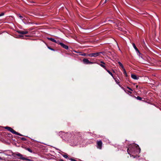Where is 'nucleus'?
I'll list each match as a JSON object with an SVG mask.
<instances>
[{
  "mask_svg": "<svg viewBox=\"0 0 161 161\" xmlns=\"http://www.w3.org/2000/svg\"><path fill=\"white\" fill-rule=\"evenodd\" d=\"M140 149L138 145L134 144L130 146L127 149L128 153L131 155L132 154L139 153L140 152Z\"/></svg>",
  "mask_w": 161,
  "mask_h": 161,
  "instance_id": "1",
  "label": "nucleus"
},
{
  "mask_svg": "<svg viewBox=\"0 0 161 161\" xmlns=\"http://www.w3.org/2000/svg\"><path fill=\"white\" fill-rule=\"evenodd\" d=\"M9 153H12V155L14 158H17L18 157H19V158L22 159L23 160H26L29 161H32L31 160L28 158L23 157V155L19 153H13L11 151H9Z\"/></svg>",
  "mask_w": 161,
  "mask_h": 161,
  "instance_id": "2",
  "label": "nucleus"
},
{
  "mask_svg": "<svg viewBox=\"0 0 161 161\" xmlns=\"http://www.w3.org/2000/svg\"><path fill=\"white\" fill-rule=\"evenodd\" d=\"M101 53H102V52L94 53L88 54V56L90 57H96L99 56Z\"/></svg>",
  "mask_w": 161,
  "mask_h": 161,
  "instance_id": "3",
  "label": "nucleus"
},
{
  "mask_svg": "<svg viewBox=\"0 0 161 161\" xmlns=\"http://www.w3.org/2000/svg\"><path fill=\"white\" fill-rule=\"evenodd\" d=\"M4 129H5L7 130L8 131H15L11 128L8 127V126H6V127L0 126V130H4Z\"/></svg>",
  "mask_w": 161,
  "mask_h": 161,
  "instance_id": "4",
  "label": "nucleus"
},
{
  "mask_svg": "<svg viewBox=\"0 0 161 161\" xmlns=\"http://www.w3.org/2000/svg\"><path fill=\"white\" fill-rule=\"evenodd\" d=\"M83 63L85 64H92L94 63L89 61L88 59L86 58H84L83 60Z\"/></svg>",
  "mask_w": 161,
  "mask_h": 161,
  "instance_id": "5",
  "label": "nucleus"
},
{
  "mask_svg": "<svg viewBox=\"0 0 161 161\" xmlns=\"http://www.w3.org/2000/svg\"><path fill=\"white\" fill-rule=\"evenodd\" d=\"M96 63L100 65L101 67L105 69H106V66L105 65L106 64L105 63L103 62V61H101L100 62H96Z\"/></svg>",
  "mask_w": 161,
  "mask_h": 161,
  "instance_id": "6",
  "label": "nucleus"
},
{
  "mask_svg": "<svg viewBox=\"0 0 161 161\" xmlns=\"http://www.w3.org/2000/svg\"><path fill=\"white\" fill-rule=\"evenodd\" d=\"M102 146V142L101 141H97V147L99 149H101Z\"/></svg>",
  "mask_w": 161,
  "mask_h": 161,
  "instance_id": "7",
  "label": "nucleus"
},
{
  "mask_svg": "<svg viewBox=\"0 0 161 161\" xmlns=\"http://www.w3.org/2000/svg\"><path fill=\"white\" fill-rule=\"evenodd\" d=\"M17 32L19 34L22 35H25L28 33V32L27 31H23L22 30H18Z\"/></svg>",
  "mask_w": 161,
  "mask_h": 161,
  "instance_id": "8",
  "label": "nucleus"
},
{
  "mask_svg": "<svg viewBox=\"0 0 161 161\" xmlns=\"http://www.w3.org/2000/svg\"><path fill=\"white\" fill-rule=\"evenodd\" d=\"M58 44L61 46V47L64 49L66 50H68L69 49V47L68 46L64 44V43L62 42H59Z\"/></svg>",
  "mask_w": 161,
  "mask_h": 161,
  "instance_id": "9",
  "label": "nucleus"
},
{
  "mask_svg": "<svg viewBox=\"0 0 161 161\" xmlns=\"http://www.w3.org/2000/svg\"><path fill=\"white\" fill-rule=\"evenodd\" d=\"M132 45H133V46L134 48V49H135L136 51V52L137 53H138L139 54H140L141 53L139 51V50L136 47V46L135 45V44L134 43H133L132 44Z\"/></svg>",
  "mask_w": 161,
  "mask_h": 161,
  "instance_id": "10",
  "label": "nucleus"
},
{
  "mask_svg": "<svg viewBox=\"0 0 161 161\" xmlns=\"http://www.w3.org/2000/svg\"><path fill=\"white\" fill-rule=\"evenodd\" d=\"M47 39L49 40H50V41H51L53 42H54L55 43H57L58 44V41H57L55 40L53 38H47Z\"/></svg>",
  "mask_w": 161,
  "mask_h": 161,
  "instance_id": "11",
  "label": "nucleus"
},
{
  "mask_svg": "<svg viewBox=\"0 0 161 161\" xmlns=\"http://www.w3.org/2000/svg\"><path fill=\"white\" fill-rule=\"evenodd\" d=\"M131 77L132 78L135 80H138V77H137L136 75L132 74L131 75Z\"/></svg>",
  "mask_w": 161,
  "mask_h": 161,
  "instance_id": "12",
  "label": "nucleus"
},
{
  "mask_svg": "<svg viewBox=\"0 0 161 161\" xmlns=\"http://www.w3.org/2000/svg\"><path fill=\"white\" fill-rule=\"evenodd\" d=\"M12 133L14 134H15L17 135H19L21 136H24V135H23L17 132V131H11Z\"/></svg>",
  "mask_w": 161,
  "mask_h": 161,
  "instance_id": "13",
  "label": "nucleus"
},
{
  "mask_svg": "<svg viewBox=\"0 0 161 161\" xmlns=\"http://www.w3.org/2000/svg\"><path fill=\"white\" fill-rule=\"evenodd\" d=\"M19 36L21 38V39H26V37L28 36H23V35H19Z\"/></svg>",
  "mask_w": 161,
  "mask_h": 161,
  "instance_id": "14",
  "label": "nucleus"
},
{
  "mask_svg": "<svg viewBox=\"0 0 161 161\" xmlns=\"http://www.w3.org/2000/svg\"><path fill=\"white\" fill-rule=\"evenodd\" d=\"M105 69L110 75L114 78L112 72H111L109 70H108L107 68L106 69Z\"/></svg>",
  "mask_w": 161,
  "mask_h": 161,
  "instance_id": "15",
  "label": "nucleus"
},
{
  "mask_svg": "<svg viewBox=\"0 0 161 161\" xmlns=\"http://www.w3.org/2000/svg\"><path fill=\"white\" fill-rule=\"evenodd\" d=\"M123 74L125 75V76L126 77H127L128 76V75H127V74L126 73V71L125 70V69L124 68L123 69Z\"/></svg>",
  "mask_w": 161,
  "mask_h": 161,
  "instance_id": "16",
  "label": "nucleus"
},
{
  "mask_svg": "<svg viewBox=\"0 0 161 161\" xmlns=\"http://www.w3.org/2000/svg\"><path fill=\"white\" fill-rule=\"evenodd\" d=\"M118 63L119 64L121 67V68L123 69L124 68L123 65L120 62H118Z\"/></svg>",
  "mask_w": 161,
  "mask_h": 161,
  "instance_id": "17",
  "label": "nucleus"
},
{
  "mask_svg": "<svg viewBox=\"0 0 161 161\" xmlns=\"http://www.w3.org/2000/svg\"><path fill=\"white\" fill-rule=\"evenodd\" d=\"M25 149L26 150L28 151L29 152L31 153H32V150L29 148H26Z\"/></svg>",
  "mask_w": 161,
  "mask_h": 161,
  "instance_id": "18",
  "label": "nucleus"
},
{
  "mask_svg": "<svg viewBox=\"0 0 161 161\" xmlns=\"http://www.w3.org/2000/svg\"><path fill=\"white\" fill-rule=\"evenodd\" d=\"M137 100H142V98L139 96H137V97H135Z\"/></svg>",
  "mask_w": 161,
  "mask_h": 161,
  "instance_id": "19",
  "label": "nucleus"
},
{
  "mask_svg": "<svg viewBox=\"0 0 161 161\" xmlns=\"http://www.w3.org/2000/svg\"><path fill=\"white\" fill-rule=\"evenodd\" d=\"M79 55H82V56H86V54L85 53H80V54H79Z\"/></svg>",
  "mask_w": 161,
  "mask_h": 161,
  "instance_id": "20",
  "label": "nucleus"
},
{
  "mask_svg": "<svg viewBox=\"0 0 161 161\" xmlns=\"http://www.w3.org/2000/svg\"><path fill=\"white\" fill-rule=\"evenodd\" d=\"M20 139L22 141H26L27 140L24 137H20Z\"/></svg>",
  "mask_w": 161,
  "mask_h": 161,
  "instance_id": "21",
  "label": "nucleus"
},
{
  "mask_svg": "<svg viewBox=\"0 0 161 161\" xmlns=\"http://www.w3.org/2000/svg\"><path fill=\"white\" fill-rule=\"evenodd\" d=\"M18 17H19L21 19H22L23 17L20 14H19L18 15Z\"/></svg>",
  "mask_w": 161,
  "mask_h": 161,
  "instance_id": "22",
  "label": "nucleus"
},
{
  "mask_svg": "<svg viewBox=\"0 0 161 161\" xmlns=\"http://www.w3.org/2000/svg\"><path fill=\"white\" fill-rule=\"evenodd\" d=\"M48 49H50V50H51L53 51H54L55 50L54 49H53V48H51L50 47L48 46Z\"/></svg>",
  "mask_w": 161,
  "mask_h": 161,
  "instance_id": "23",
  "label": "nucleus"
},
{
  "mask_svg": "<svg viewBox=\"0 0 161 161\" xmlns=\"http://www.w3.org/2000/svg\"><path fill=\"white\" fill-rule=\"evenodd\" d=\"M9 151H7V153H5V155H6V156H11V155H8V153H9ZM9 154H10V153H9Z\"/></svg>",
  "mask_w": 161,
  "mask_h": 161,
  "instance_id": "24",
  "label": "nucleus"
},
{
  "mask_svg": "<svg viewBox=\"0 0 161 161\" xmlns=\"http://www.w3.org/2000/svg\"><path fill=\"white\" fill-rule=\"evenodd\" d=\"M63 156V157L65 158H67L68 157V156L67 154H64Z\"/></svg>",
  "mask_w": 161,
  "mask_h": 161,
  "instance_id": "25",
  "label": "nucleus"
},
{
  "mask_svg": "<svg viewBox=\"0 0 161 161\" xmlns=\"http://www.w3.org/2000/svg\"><path fill=\"white\" fill-rule=\"evenodd\" d=\"M103 0H102V1H101V2L100 3H102V2L103 1ZM109 0H105V2H104V3H103V4L107 2V1H108Z\"/></svg>",
  "mask_w": 161,
  "mask_h": 161,
  "instance_id": "26",
  "label": "nucleus"
},
{
  "mask_svg": "<svg viewBox=\"0 0 161 161\" xmlns=\"http://www.w3.org/2000/svg\"><path fill=\"white\" fill-rule=\"evenodd\" d=\"M127 88L131 91H133V90L131 88L129 87H128V86L127 87Z\"/></svg>",
  "mask_w": 161,
  "mask_h": 161,
  "instance_id": "27",
  "label": "nucleus"
},
{
  "mask_svg": "<svg viewBox=\"0 0 161 161\" xmlns=\"http://www.w3.org/2000/svg\"><path fill=\"white\" fill-rule=\"evenodd\" d=\"M4 13H2L1 14H0V17L1 16H3L4 15Z\"/></svg>",
  "mask_w": 161,
  "mask_h": 161,
  "instance_id": "28",
  "label": "nucleus"
},
{
  "mask_svg": "<svg viewBox=\"0 0 161 161\" xmlns=\"http://www.w3.org/2000/svg\"><path fill=\"white\" fill-rule=\"evenodd\" d=\"M115 81L118 84H119V80H115Z\"/></svg>",
  "mask_w": 161,
  "mask_h": 161,
  "instance_id": "29",
  "label": "nucleus"
},
{
  "mask_svg": "<svg viewBox=\"0 0 161 161\" xmlns=\"http://www.w3.org/2000/svg\"><path fill=\"white\" fill-rule=\"evenodd\" d=\"M70 160L71 161H77L76 160H75V159H73V158H70Z\"/></svg>",
  "mask_w": 161,
  "mask_h": 161,
  "instance_id": "30",
  "label": "nucleus"
},
{
  "mask_svg": "<svg viewBox=\"0 0 161 161\" xmlns=\"http://www.w3.org/2000/svg\"><path fill=\"white\" fill-rule=\"evenodd\" d=\"M74 51L76 53H79V54H80V53H81V52H77V51Z\"/></svg>",
  "mask_w": 161,
  "mask_h": 161,
  "instance_id": "31",
  "label": "nucleus"
},
{
  "mask_svg": "<svg viewBox=\"0 0 161 161\" xmlns=\"http://www.w3.org/2000/svg\"><path fill=\"white\" fill-rule=\"evenodd\" d=\"M121 87L122 89L123 90H124L125 92H126V90H125V88L121 86Z\"/></svg>",
  "mask_w": 161,
  "mask_h": 161,
  "instance_id": "32",
  "label": "nucleus"
},
{
  "mask_svg": "<svg viewBox=\"0 0 161 161\" xmlns=\"http://www.w3.org/2000/svg\"><path fill=\"white\" fill-rule=\"evenodd\" d=\"M127 91L130 93V94H131L132 93V92L131 91Z\"/></svg>",
  "mask_w": 161,
  "mask_h": 161,
  "instance_id": "33",
  "label": "nucleus"
},
{
  "mask_svg": "<svg viewBox=\"0 0 161 161\" xmlns=\"http://www.w3.org/2000/svg\"><path fill=\"white\" fill-rule=\"evenodd\" d=\"M119 85L120 87H121V85L120 84H119Z\"/></svg>",
  "mask_w": 161,
  "mask_h": 161,
  "instance_id": "34",
  "label": "nucleus"
},
{
  "mask_svg": "<svg viewBox=\"0 0 161 161\" xmlns=\"http://www.w3.org/2000/svg\"><path fill=\"white\" fill-rule=\"evenodd\" d=\"M33 142H36V140H33Z\"/></svg>",
  "mask_w": 161,
  "mask_h": 161,
  "instance_id": "35",
  "label": "nucleus"
},
{
  "mask_svg": "<svg viewBox=\"0 0 161 161\" xmlns=\"http://www.w3.org/2000/svg\"><path fill=\"white\" fill-rule=\"evenodd\" d=\"M113 71L114 72V70H113Z\"/></svg>",
  "mask_w": 161,
  "mask_h": 161,
  "instance_id": "36",
  "label": "nucleus"
},
{
  "mask_svg": "<svg viewBox=\"0 0 161 161\" xmlns=\"http://www.w3.org/2000/svg\"><path fill=\"white\" fill-rule=\"evenodd\" d=\"M136 86V88H137L138 87V86Z\"/></svg>",
  "mask_w": 161,
  "mask_h": 161,
  "instance_id": "37",
  "label": "nucleus"
}]
</instances>
